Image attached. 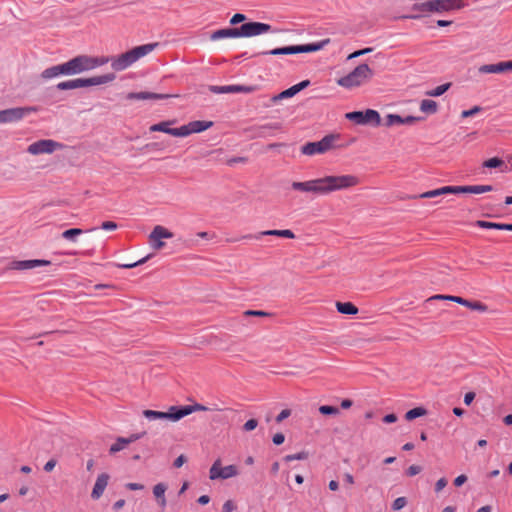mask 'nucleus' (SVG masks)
I'll return each instance as SVG.
<instances>
[{"instance_id": "1", "label": "nucleus", "mask_w": 512, "mask_h": 512, "mask_svg": "<svg viewBox=\"0 0 512 512\" xmlns=\"http://www.w3.org/2000/svg\"><path fill=\"white\" fill-rule=\"evenodd\" d=\"M359 183V177L353 174L325 175L307 181H293L291 189L303 194L324 196L337 191L351 189Z\"/></svg>"}, {"instance_id": "2", "label": "nucleus", "mask_w": 512, "mask_h": 512, "mask_svg": "<svg viewBox=\"0 0 512 512\" xmlns=\"http://www.w3.org/2000/svg\"><path fill=\"white\" fill-rule=\"evenodd\" d=\"M374 77V70L366 63H361L346 75L336 79L338 86L353 90L367 85Z\"/></svg>"}, {"instance_id": "3", "label": "nucleus", "mask_w": 512, "mask_h": 512, "mask_svg": "<svg viewBox=\"0 0 512 512\" xmlns=\"http://www.w3.org/2000/svg\"><path fill=\"white\" fill-rule=\"evenodd\" d=\"M159 43H148L140 46H136L131 50L122 53L116 57L109 58L111 67L115 71H123L137 62L139 59L150 54L158 47Z\"/></svg>"}, {"instance_id": "4", "label": "nucleus", "mask_w": 512, "mask_h": 512, "mask_svg": "<svg viewBox=\"0 0 512 512\" xmlns=\"http://www.w3.org/2000/svg\"><path fill=\"white\" fill-rule=\"evenodd\" d=\"M109 62V57L79 55L69 61L62 63L65 75H75L85 71L93 70L97 67L103 66Z\"/></svg>"}, {"instance_id": "5", "label": "nucleus", "mask_w": 512, "mask_h": 512, "mask_svg": "<svg viewBox=\"0 0 512 512\" xmlns=\"http://www.w3.org/2000/svg\"><path fill=\"white\" fill-rule=\"evenodd\" d=\"M115 79L114 74H105L100 76H94L91 78H77L72 80H67L63 82H59L57 84L58 90H72L89 86H98L102 84H106L112 82Z\"/></svg>"}, {"instance_id": "6", "label": "nucleus", "mask_w": 512, "mask_h": 512, "mask_svg": "<svg viewBox=\"0 0 512 512\" xmlns=\"http://www.w3.org/2000/svg\"><path fill=\"white\" fill-rule=\"evenodd\" d=\"M329 43H330V39L327 38V39H323L317 43L274 48L269 51H264L261 54L262 55L278 56V55H291V54H298V53H310V52H316V51L322 50Z\"/></svg>"}, {"instance_id": "7", "label": "nucleus", "mask_w": 512, "mask_h": 512, "mask_svg": "<svg viewBox=\"0 0 512 512\" xmlns=\"http://www.w3.org/2000/svg\"><path fill=\"white\" fill-rule=\"evenodd\" d=\"M466 6L463 0H430L420 5H414V9L426 12H448L460 10Z\"/></svg>"}, {"instance_id": "8", "label": "nucleus", "mask_w": 512, "mask_h": 512, "mask_svg": "<svg viewBox=\"0 0 512 512\" xmlns=\"http://www.w3.org/2000/svg\"><path fill=\"white\" fill-rule=\"evenodd\" d=\"M337 136L330 134L317 142H308L301 147V153L306 156L325 154L335 148Z\"/></svg>"}, {"instance_id": "9", "label": "nucleus", "mask_w": 512, "mask_h": 512, "mask_svg": "<svg viewBox=\"0 0 512 512\" xmlns=\"http://www.w3.org/2000/svg\"><path fill=\"white\" fill-rule=\"evenodd\" d=\"M345 117L359 125L373 124L374 126H379L381 123L380 114L373 109L349 112L346 113Z\"/></svg>"}, {"instance_id": "10", "label": "nucleus", "mask_w": 512, "mask_h": 512, "mask_svg": "<svg viewBox=\"0 0 512 512\" xmlns=\"http://www.w3.org/2000/svg\"><path fill=\"white\" fill-rule=\"evenodd\" d=\"M239 475V469L236 465H228L221 467V460L217 459L214 461L209 470L210 480H226Z\"/></svg>"}, {"instance_id": "11", "label": "nucleus", "mask_w": 512, "mask_h": 512, "mask_svg": "<svg viewBox=\"0 0 512 512\" xmlns=\"http://www.w3.org/2000/svg\"><path fill=\"white\" fill-rule=\"evenodd\" d=\"M37 111L36 107H15L0 111V124L22 120L27 115Z\"/></svg>"}, {"instance_id": "12", "label": "nucleus", "mask_w": 512, "mask_h": 512, "mask_svg": "<svg viewBox=\"0 0 512 512\" xmlns=\"http://www.w3.org/2000/svg\"><path fill=\"white\" fill-rule=\"evenodd\" d=\"M173 233L161 225H156L148 236L149 245L152 249L159 251L165 247L164 239H170Z\"/></svg>"}, {"instance_id": "13", "label": "nucleus", "mask_w": 512, "mask_h": 512, "mask_svg": "<svg viewBox=\"0 0 512 512\" xmlns=\"http://www.w3.org/2000/svg\"><path fill=\"white\" fill-rule=\"evenodd\" d=\"M62 145L51 139H43L30 144L27 151L32 155L51 154Z\"/></svg>"}, {"instance_id": "14", "label": "nucleus", "mask_w": 512, "mask_h": 512, "mask_svg": "<svg viewBox=\"0 0 512 512\" xmlns=\"http://www.w3.org/2000/svg\"><path fill=\"white\" fill-rule=\"evenodd\" d=\"M271 31V26L262 22H248L239 27L240 37H255Z\"/></svg>"}, {"instance_id": "15", "label": "nucleus", "mask_w": 512, "mask_h": 512, "mask_svg": "<svg viewBox=\"0 0 512 512\" xmlns=\"http://www.w3.org/2000/svg\"><path fill=\"white\" fill-rule=\"evenodd\" d=\"M143 415L149 420H168L171 422H177L180 420L178 406H170L167 412L144 410Z\"/></svg>"}, {"instance_id": "16", "label": "nucleus", "mask_w": 512, "mask_h": 512, "mask_svg": "<svg viewBox=\"0 0 512 512\" xmlns=\"http://www.w3.org/2000/svg\"><path fill=\"white\" fill-rule=\"evenodd\" d=\"M51 262L43 259H31V260H14L9 263L7 269L9 270H31L41 266H48Z\"/></svg>"}, {"instance_id": "17", "label": "nucleus", "mask_w": 512, "mask_h": 512, "mask_svg": "<svg viewBox=\"0 0 512 512\" xmlns=\"http://www.w3.org/2000/svg\"><path fill=\"white\" fill-rule=\"evenodd\" d=\"M213 126L212 121H192L181 126V137H187L193 133L203 132Z\"/></svg>"}, {"instance_id": "18", "label": "nucleus", "mask_w": 512, "mask_h": 512, "mask_svg": "<svg viewBox=\"0 0 512 512\" xmlns=\"http://www.w3.org/2000/svg\"><path fill=\"white\" fill-rule=\"evenodd\" d=\"M210 91L216 94L224 93H251L255 91L254 86L244 85H226V86H210Z\"/></svg>"}, {"instance_id": "19", "label": "nucleus", "mask_w": 512, "mask_h": 512, "mask_svg": "<svg viewBox=\"0 0 512 512\" xmlns=\"http://www.w3.org/2000/svg\"><path fill=\"white\" fill-rule=\"evenodd\" d=\"M262 236H277V237H283L288 239H294L295 234L290 229H284V230H265L261 231L256 235H245L244 239H260Z\"/></svg>"}, {"instance_id": "20", "label": "nucleus", "mask_w": 512, "mask_h": 512, "mask_svg": "<svg viewBox=\"0 0 512 512\" xmlns=\"http://www.w3.org/2000/svg\"><path fill=\"white\" fill-rule=\"evenodd\" d=\"M512 71V60L495 64H485L479 67L480 73H504Z\"/></svg>"}, {"instance_id": "21", "label": "nucleus", "mask_w": 512, "mask_h": 512, "mask_svg": "<svg viewBox=\"0 0 512 512\" xmlns=\"http://www.w3.org/2000/svg\"><path fill=\"white\" fill-rule=\"evenodd\" d=\"M110 476L107 473H101L98 475L94 487L91 492V497L94 500H98L104 493L108 483Z\"/></svg>"}, {"instance_id": "22", "label": "nucleus", "mask_w": 512, "mask_h": 512, "mask_svg": "<svg viewBox=\"0 0 512 512\" xmlns=\"http://www.w3.org/2000/svg\"><path fill=\"white\" fill-rule=\"evenodd\" d=\"M142 437L141 434H132L129 437H118L116 441L110 446V454H115L119 451L124 450L129 444L139 440Z\"/></svg>"}, {"instance_id": "23", "label": "nucleus", "mask_w": 512, "mask_h": 512, "mask_svg": "<svg viewBox=\"0 0 512 512\" xmlns=\"http://www.w3.org/2000/svg\"><path fill=\"white\" fill-rule=\"evenodd\" d=\"M173 123H175L174 120L159 122L157 124L150 126V131L151 132H163V133L172 135L174 137H181V127L170 128V125Z\"/></svg>"}, {"instance_id": "24", "label": "nucleus", "mask_w": 512, "mask_h": 512, "mask_svg": "<svg viewBox=\"0 0 512 512\" xmlns=\"http://www.w3.org/2000/svg\"><path fill=\"white\" fill-rule=\"evenodd\" d=\"M309 85H310V81L309 80H304V81H302V82H300L298 84H295V85L291 86L290 88L282 91L278 95H275L272 98V100L273 101H278V100H282V99L293 97L294 95H296L301 90H303L304 88L308 87Z\"/></svg>"}, {"instance_id": "25", "label": "nucleus", "mask_w": 512, "mask_h": 512, "mask_svg": "<svg viewBox=\"0 0 512 512\" xmlns=\"http://www.w3.org/2000/svg\"><path fill=\"white\" fill-rule=\"evenodd\" d=\"M239 37H240V32H239V27H238V28H225V29L216 30L211 34L210 39L212 41H217V40H221V39H225V38H239Z\"/></svg>"}, {"instance_id": "26", "label": "nucleus", "mask_w": 512, "mask_h": 512, "mask_svg": "<svg viewBox=\"0 0 512 512\" xmlns=\"http://www.w3.org/2000/svg\"><path fill=\"white\" fill-rule=\"evenodd\" d=\"M170 95L168 94H157V93H151V92H131L129 93L126 98L129 100H158V99H166L169 98Z\"/></svg>"}, {"instance_id": "27", "label": "nucleus", "mask_w": 512, "mask_h": 512, "mask_svg": "<svg viewBox=\"0 0 512 512\" xmlns=\"http://www.w3.org/2000/svg\"><path fill=\"white\" fill-rule=\"evenodd\" d=\"M178 410H179L180 419H182L183 417L190 415L193 412L211 411V410H218V409L217 408L211 409V408H208L201 404H194V405H187V406H181V407L178 406Z\"/></svg>"}, {"instance_id": "28", "label": "nucleus", "mask_w": 512, "mask_h": 512, "mask_svg": "<svg viewBox=\"0 0 512 512\" xmlns=\"http://www.w3.org/2000/svg\"><path fill=\"white\" fill-rule=\"evenodd\" d=\"M454 191H455L454 186H444L441 188H437L434 190L424 192V193L420 194L418 197L419 198H434V197L446 195V194H455Z\"/></svg>"}, {"instance_id": "29", "label": "nucleus", "mask_w": 512, "mask_h": 512, "mask_svg": "<svg viewBox=\"0 0 512 512\" xmlns=\"http://www.w3.org/2000/svg\"><path fill=\"white\" fill-rule=\"evenodd\" d=\"M476 226L484 229H497V230H506V231H512V224L508 223H495V222H488L484 220H478L476 221Z\"/></svg>"}, {"instance_id": "30", "label": "nucleus", "mask_w": 512, "mask_h": 512, "mask_svg": "<svg viewBox=\"0 0 512 512\" xmlns=\"http://www.w3.org/2000/svg\"><path fill=\"white\" fill-rule=\"evenodd\" d=\"M60 75H65V71L63 68V64L55 65L49 68H46L41 73V78L45 80H49Z\"/></svg>"}, {"instance_id": "31", "label": "nucleus", "mask_w": 512, "mask_h": 512, "mask_svg": "<svg viewBox=\"0 0 512 512\" xmlns=\"http://www.w3.org/2000/svg\"><path fill=\"white\" fill-rule=\"evenodd\" d=\"M167 490V486L163 483H158L153 488V494L158 500V504L164 508L166 506V498L165 492Z\"/></svg>"}, {"instance_id": "32", "label": "nucleus", "mask_w": 512, "mask_h": 512, "mask_svg": "<svg viewBox=\"0 0 512 512\" xmlns=\"http://www.w3.org/2000/svg\"><path fill=\"white\" fill-rule=\"evenodd\" d=\"M337 311L341 314L355 315L358 308L351 302H336Z\"/></svg>"}, {"instance_id": "33", "label": "nucleus", "mask_w": 512, "mask_h": 512, "mask_svg": "<svg viewBox=\"0 0 512 512\" xmlns=\"http://www.w3.org/2000/svg\"><path fill=\"white\" fill-rule=\"evenodd\" d=\"M420 111L425 114H435L438 111V104L431 99H423L420 103Z\"/></svg>"}, {"instance_id": "34", "label": "nucleus", "mask_w": 512, "mask_h": 512, "mask_svg": "<svg viewBox=\"0 0 512 512\" xmlns=\"http://www.w3.org/2000/svg\"><path fill=\"white\" fill-rule=\"evenodd\" d=\"M455 194L459 193H472L482 194L481 185H470V186H454Z\"/></svg>"}, {"instance_id": "35", "label": "nucleus", "mask_w": 512, "mask_h": 512, "mask_svg": "<svg viewBox=\"0 0 512 512\" xmlns=\"http://www.w3.org/2000/svg\"><path fill=\"white\" fill-rule=\"evenodd\" d=\"M450 86V83H445L427 91L425 94L430 97H438L443 95L450 88Z\"/></svg>"}, {"instance_id": "36", "label": "nucleus", "mask_w": 512, "mask_h": 512, "mask_svg": "<svg viewBox=\"0 0 512 512\" xmlns=\"http://www.w3.org/2000/svg\"><path fill=\"white\" fill-rule=\"evenodd\" d=\"M426 414V410L422 407H416L409 410L405 414V418L409 421L414 420L415 418L421 417Z\"/></svg>"}, {"instance_id": "37", "label": "nucleus", "mask_w": 512, "mask_h": 512, "mask_svg": "<svg viewBox=\"0 0 512 512\" xmlns=\"http://www.w3.org/2000/svg\"><path fill=\"white\" fill-rule=\"evenodd\" d=\"M83 234V230L82 229H79V228H71V229H68V230H65L63 233H62V237L66 240H70V241H73L75 242V237L76 236H79Z\"/></svg>"}, {"instance_id": "38", "label": "nucleus", "mask_w": 512, "mask_h": 512, "mask_svg": "<svg viewBox=\"0 0 512 512\" xmlns=\"http://www.w3.org/2000/svg\"><path fill=\"white\" fill-rule=\"evenodd\" d=\"M403 117L397 114H388L385 118V125L391 127L394 125H402Z\"/></svg>"}, {"instance_id": "39", "label": "nucleus", "mask_w": 512, "mask_h": 512, "mask_svg": "<svg viewBox=\"0 0 512 512\" xmlns=\"http://www.w3.org/2000/svg\"><path fill=\"white\" fill-rule=\"evenodd\" d=\"M465 303L466 304H463V306H465L471 310H476V311H480V312H485L487 310V307L480 301H469V300L465 299Z\"/></svg>"}, {"instance_id": "40", "label": "nucleus", "mask_w": 512, "mask_h": 512, "mask_svg": "<svg viewBox=\"0 0 512 512\" xmlns=\"http://www.w3.org/2000/svg\"><path fill=\"white\" fill-rule=\"evenodd\" d=\"M319 412L323 415H338L340 410L334 406L322 405L319 407Z\"/></svg>"}, {"instance_id": "41", "label": "nucleus", "mask_w": 512, "mask_h": 512, "mask_svg": "<svg viewBox=\"0 0 512 512\" xmlns=\"http://www.w3.org/2000/svg\"><path fill=\"white\" fill-rule=\"evenodd\" d=\"M309 456L308 452L306 451H301L299 453H296V454H290V455H286L284 457V460L286 462H291V461H294V460H305L307 459Z\"/></svg>"}, {"instance_id": "42", "label": "nucleus", "mask_w": 512, "mask_h": 512, "mask_svg": "<svg viewBox=\"0 0 512 512\" xmlns=\"http://www.w3.org/2000/svg\"><path fill=\"white\" fill-rule=\"evenodd\" d=\"M502 164H503V161L500 158L494 157V158H490V159L486 160L483 163V166L488 167V168H497V167H500Z\"/></svg>"}, {"instance_id": "43", "label": "nucleus", "mask_w": 512, "mask_h": 512, "mask_svg": "<svg viewBox=\"0 0 512 512\" xmlns=\"http://www.w3.org/2000/svg\"><path fill=\"white\" fill-rule=\"evenodd\" d=\"M149 258H150V255H148L136 262H133V263L127 262L126 264H118V267L123 268V269L134 268L138 265L144 264Z\"/></svg>"}, {"instance_id": "44", "label": "nucleus", "mask_w": 512, "mask_h": 512, "mask_svg": "<svg viewBox=\"0 0 512 512\" xmlns=\"http://www.w3.org/2000/svg\"><path fill=\"white\" fill-rule=\"evenodd\" d=\"M407 504V499L405 497H398L394 500L392 504V509L395 511L401 510Z\"/></svg>"}, {"instance_id": "45", "label": "nucleus", "mask_w": 512, "mask_h": 512, "mask_svg": "<svg viewBox=\"0 0 512 512\" xmlns=\"http://www.w3.org/2000/svg\"><path fill=\"white\" fill-rule=\"evenodd\" d=\"M372 51H373V48H371V47H367V48H364V49H361V50H357V51L349 54L348 57H347V60H351V59H354V58L366 55V54H368V53H370Z\"/></svg>"}, {"instance_id": "46", "label": "nucleus", "mask_w": 512, "mask_h": 512, "mask_svg": "<svg viewBox=\"0 0 512 512\" xmlns=\"http://www.w3.org/2000/svg\"><path fill=\"white\" fill-rule=\"evenodd\" d=\"M481 110H482V108L480 106H474L473 108H471L469 110L462 111L461 117L468 118V117L474 116V115L478 114Z\"/></svg>"}, {"instance_id": "47", "label": "nucleus", "mask_w": 512, "mask_h": 512, "mask_svg": "<svg viewBox=\"0 0 512 512\" xmlns=\"http://www.w3.org/2000/svg\"><path fill=\"white\" fill-rule=\"evenodd\" d=\"M422 471V467L419 465H411L406 470V474L410 477L419 474Z\"/></svg>"}, {"instance_id": "48", "label": "nucleus", "mask_w": 512, "mask_h": 512, "mask_svg": "<svg viewBox=\"0 0 512 512\" xmlns=\"http://www.w3.org/2000/svg\"><path fill=\"white\" fill-rule=\"evenodd\" d=\"M421 120H422V118H421V117H417V116H406V117H403L402 125H413V124H415L416 122L421 121Z\"/></svg>"}, {"instance_id": "49", "label": "nucleus", "mask_w": 512, "mask_h": 512, "mask_svg": "<svg viewBox=\"0 0 512 512\" xmlns=\"http://www.w3.org/2000/svg\"><path fill=\"white\" fill-rule=\"evenodd\" d=\"M258 426V421L256 419L248 420L244 425L243 429L247 432L254 430Z\"/></svg>"}, {"instance_id": "50", "label": "nucleus", "mask_w": 512, "mask_h": 512, "mask_svg": "<svg viewBox=\"0 0 512 512\" xmlns=\"http://www.w3.org/2000/svg\"><path fill=\"white\" fill-rule=\"evenodd\" d=\"M244 315L245 316L265 317V316H268L269 314L267 312L261 311V310H247L244 312Z\"/></svg>"}, {"instance_id": "51", "label": "nucleus", "mask_w": 512, "mask_h": 512, "mask_svg": "<svg viewBox=\"0 0 512 512\" xmlns=\"http://www.w3.org/2000/svg\"><path fill=\"white\" fill-rule=\"evenodd\" d=\"M118 225L113 221H105L101 224V228L106 231L116 230Z\"/></svg>"}, {"instance_id": "52", "label": "nucleus", "mask_w": 512, "mask_h": 512, "mask_svg": "<svg viewBox=\"0 0 512 512\" xmlns=\"http://www.w3.org/2000/svg\"><path fill=\"white\" fill-rule=\"evenodd\" d=\"M245 19H246V16L244 14L236 13L230 19V24L236 25V24H238L240 22H243Z\"/></svg>"}, {"instance_id": "53", "label": "nucleus", "mask_w": 512, "mask_h": 512, "mask_svg": "<svg viewBox=\"0 0 512 512\" xmlns=\"http://www.w3.org/2000/svg\"><path fill=\"white\" fill-rule=\"evenodd\" d=\"M236 509V505L235 503L232 501V500H227L223 506H222V511L223 512H232Z\"/></svg>"}, {"instance_id": "54", "label": "nucleus", "mask_w": 512, "mask_h": 512, "mask_svg": "<svg viewBox=\"0 0 512 512\" xmlns=\"http://www.w3.org/2000/svg\"><path fill=\"white\" fill-rule=\"evenodd\" d=\"M291 415V410L290 409H284L282 410L276 417V421L278 423H281L283 420H285L286 418H288L289 416Z\"/></svg>"}, {"instance_id": "55", "label": "nucleus", "mask_w": 512, "mask_h": 512, "mask_svg": "<svg viewBox=\"0 0 512 512\" xmlns=\"http://www.w3.org/2000/svg\"><path fill=\"white\" fill-rule=\"evenodd\" d=\"M447 485V479L442 477L435 484V491L438 493L443 490Z\"/></svg>"}, {"instance_id": "56", "label": "nucleus", "mask_w": 512, "mask_h": 512, "mask_svg": "<svg viewBox=\"0 0 512 512\" xmlns=\"http://www.w3.org/2000/svg\"><path fill=\"white\" fill-rule=\"evenodd\" d=\"M247 161V157H234L227 160V165L233 166L236 163H246Z\"/></svg>"}, {"instance_id": "57", "label": "nucleus", "mask_w": 512, "mask_h": 512, "mask_svg": "<svg viewBox=\"0 0 512 512\" xmlns=\"http://www.w3.org/2000/svg\"><path fill=\"white\" fill-rule=\"evenodd\" d=\"M272 441L275 445H281L285 441V436L283 433H276Z\"/></svg>"}, {"instance_id": "58", "label": "nucleus", "mask_w": 512, "mask_h": 512, "mask_svg": "<svg viewBox=\"0 0 512 512\" xmlns=\"http://www.w3.org/2000/svg\"><path fill=\"white\" fill-rule=\"evenodd\" d=\"M467 481V476L461 474L454 479V485L457 487L462 486Z\"/></svg>"}, {"instance_id": "59", "label": "nucleus", "mask_w": 512, "mask_h": 512, "mask_svg": "<svg viewBox=\"0 0 512 512\" xmlns=\"http://www.w3.org/2000/svg\"><path fill=\"white\" fill-rule=\"evenodd\" d=\"M57 462L55 459H50L49 461L46 462V464L44 465V470L46 472H51L55 466H56Z\"/></svg>"}, {"instance_id": "60", "label": "nucleus", "mask_w": 512, "mask_h": 512, "mask_svg": "<svg viewBox=\"0 0 512 512\" xmlns=\"http://www.w3.org/2000/svg\"><path fill=\"white\" fill-rule=\"evenodd\" d=\"M186 460V457L182 454L176 458L173 465L176 468H180L186 462Z\"/></svg>"}, {"instance_id": "61", "label": "nucleus", "mask_w": 512, "mask_h": 512, "mask_svg": "<svg viewBox=\"0 0 512 512\" xmlns=\"http://www.w3.org/2000/svg\"><path fill=\"white\" fill-rule=\"evenodd\" d=\"M474 398H475V393L474 392H468L464 396V403L466 405H470L473 402Z\"/></svg>"}, {"instance_id": "62", "label": "nucleus", "mask_w": 512, "mask_h": 512, "mask_svg": "<svg viewBox=\"0 0 512 512\" xmlns=\"http://www.w3.org/2000/svg\"><path fill=\"white\" fill-rule=\"evenodd\" d=\"M126 488L134 491V490H142V489H144V486L139 483H127Z\"/></svg>"}, {"instance_id": "63", "label": "nucleus", "mask_w": 512, "mask_h": 512, "mask_svg": "<svg viewBox=\"0 0 512 512\" xmlns=\"http://www.w3.org/2000/svg\"><path fill=\"white\" fill-rule=\"evenodd\" d=\"M385 423H394L397 421V416L395 414H388L383 418Z\"/></svg>"}, {"instance_id": "64", "label": "nucleus", "mask_w": 512, "mask_h": 512, "mask_svg": "<svg viewBox=\"0 0 512 512\" xmlns=\"http://www.w3.org/2000/svg\"><path fill=\"white\" fill-rule=\"evenodd\" d=\"M344 480L349 485H353L354 484V477L350 473H345L344 474Z\"/></svg>"}]
</instances>
